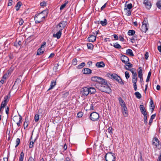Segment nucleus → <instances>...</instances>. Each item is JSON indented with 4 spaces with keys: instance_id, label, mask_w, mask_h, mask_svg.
Instances as JSON below:
<instances>
[{
    "instance_id": "45",
    "label": "nucleus",
    "mask_w": 161,
    "mask_h": 161,
    "mask_svg": "<svg viewBox=\"0 0 161 161\" xmlns=\"http://www.w3.org/2000/svg\"><path fill=\"white\" fill-rule=\"evenodd\" d=\"M77 61L76 58H74L73 59L72 61V64L74 65H76L77 64Z\"/></svg>"
},
{
    "instance_id": "64",
    "label": "nucleus",
    "mask_w": 161,
    "mask_h": 161,
    "mask_svg": "<svg viewBox=\"0 0 161 161\" xmlns=\"http://www.w3.org/2000/svg\"><path fill=\"white\" fill-rule=\"evenodd\" d=\"M157 161H161V152L160 153L159 156L158 157Z\"/></svg>"
},
{
    "instance_id": "36",
    "label": "nucleus",
    "mask_w": 161,
    "mask_h": 161,
    "mask_svg": "<svg viewBox=\"0 0 161 161\" xmlns=\"http://www.w3.org/2000/svg\"><path fill=\"white\" fill-rule=\"evenodd\" d=\"M156 5L158 8L161 9V0H159L157 2Z\"/></svg>"
},
{
    "instance_id": "57",
    "label": "nucleus",
    "mask_w": 161,
    "mask_h": 161,
    "mask_svg": "<svg viewBox=\"0 0 161 161\" xmlns=\"http://www.w3.org/2000/svg\"><path fill=\"white\" fill-rule=\"evenodd\" d=\"M24 128L25 129L28 126L27 123L25 121L24 124Z\"/></svg>"
},
{
    "instance_id": "43",
    "label": "nucleus",
    "mask_w": 161,
    "mask_h": 161,
    "mask_svg": "<svg viewBox=\"0 0 161 161\" xmlns=\"http://www.w3.org/2000/svg\"><path fill=\"white\" fill-rule=\"evenodd\" d=\"M39 115L36 114L35 115V117H34V119H35V121L36 122H37L38 121V120L39 119Z\"/></svg>"
},
{
    "instance_id": "26",
    "label": "nucleus",
    "mask_w": 161,
    "mask_h": 161,
    "mask_svg": "<svg viewBox=\"0 0 161 161\" xmlns=\"http://www.w3.org/2000/svg\"><path fill=\"white\" fill-rule=\"evenodd\" d=\"M150 107L151 108H150V109H152L151 112L152 113L154 109L155 106L153 104V102L152 100H151L150 102Z\"/></svg>"
},
{
    "instance_id": "3",
    "label": "nucleus",
    "mask_w": 161,
    "mask_h": 161,
    "mask_svg": "<svg viewBox=\"0 0 161 161\" xmlns=\"http://www.w3.org/2000/svg\"><path fill=\"white\" fill-rule=\"evenodd\" d=\"M47 11L44 10L41 13L36 14L34 19H45L47 17Z\"/></svg>"
},
{
    "instance_id": "21",
    "label": "nucleus",
    "mask_w": 161,
    "mask_h": 161,
    "mask_svg": "<svg viewBox=\"0 0 161 161\" xmlns=\"http://www.w3.org/2000/svg\"><path fill=\"white\" fill-rule=\"evenodd\" d=\"M137 73L139 77L142 76V67H140L138 68L137 70Z\"/></svg>"
},
{
    "instance_id": "39",
    "label": "nucleus",
    "mask_w": 161,
    "mask_h": 161,
    "mask_svg": "<svg viewBox=\"0 0 161 161\" xmlns=\"http://www.w3.org/2000/svg\"><path fill=\"white\" fill-rule=\"evenodd\" d=\"M85 64L84 62H82L80 64H79L77 67V68L78 69H81L85 65Z\"/></svg>"
},
{
    "instance_id": "44",
    "label": "nucleus",
    "mask_w": 161,
    "mask_h": 161,
    "mask_svg": "<svg viewBox=\"0 0 161 161\" xmlns=\"http://www.w3.org/2000/svg\"><path fill=\"white\" fill-rule=\"evenodd\" d=\"M20 142V140L19 138H17L16 141V145L15 147H17L19 144Z\"/></svg>"
},
{
    "instance_id": "23",
    "label": "nucleus",
    "mask_w": 161,
    "mask_h": 161,
    "mask_svg": "<svg viewBox=\"0 0 161 161\" xmlns=\"http://www.w3.org/2000/svg\"><path fill=\"white\" fill-rule=\"evenodd\" d=\"M56 85V81L53 80L51 82V83L50 86V88L48 90V91L52 89L53 88L54 86Z\"/></svg>"
},
{
    "instance_id": "22",
    "label": "nucleus",
    "mask_w": 161,
    "mask_h": 161,
    "mask_svg": "<svg viewBox=\"0 0 161 161\" xmlns=\"http://www.w3.org/2000/svg\"><path fill=\"white\" fill-rule=\"evenodd\" d=\"M126 54L128 55H129L131 57H133L134 56V55L132 50L130 49H128L126 50Z\"/></svg>"
},
{
    "instance_id": "17",
    "label": "nucleus",
    "mask_w": 161,
    "mask_h": 161,
    "mask_svg": "<svg viewBox=\"0 0 161 161\" xmlns=\"http://www.w3.org/2000/svg\"><path fill=\"white\" fill-rule=\"evenodd\" d=\"M96 66L97 68L104 67L105 64L102 61L97 62L96 64Z\"/></svg>"
},
{
    "instance_id": "24",
    "label": "nucleus",
    "mask_w": 161,
    "mask_h": 161,
    "mask_svg": "<svg viewBox=\"0 0 161 161\" xmlns=\"http://www.w3.org/2000/svg\"><path fill=\"white\" fill-rule=\"evenodd\" d=\"M125 69H126V70H130L132 73V75L136 74V70L135 69L132 68L131 69H129L128 68H127V67H126L125 66Z\"/></svg>"
},
{
    "instance_id": "46",
    "label": "nucleus",
    "mask_w": 161,
    "mask_h": 161,
    "mask_svg": "<svg viewBox=\"0 0 161 161\" xmlns=\"http://www.w3.org/2000/svg\"><path fill=\"white\" fill-rule=\"evenodd\" d=\"M126 64V66L128 67V68L129 69V68H131L133 67L132 64L130 63L129 61L127 62V64Z\"/></svg>"
},
{
    "instance_id": "28",
    "label": "nucleus",
    "mask_w": 161,
    "mask_h": 161,
    "mask_svg": "<svg viewBox=\"0 0 161 161\" xmlns=\"http://www.w3.org/2000/svg\"><path fill=\"white\" fill-rule=\"evenodd\" d=\"M24 157V154L23 152L22 151L20 154L19 161H23Z\"/></svg>"
},
{
    "instance_id": "51",
    "label": "nucleus",
    "mask_w": 161,
    "mask_h": 161,
    "mask_svg": "<svg viewBox=\"0 0 161 161\" xmlns=\"http://www.w3.org/2000/svg\"><path fill=\"white\" fill-rule=\"evenodd\" d=\"M9 108L8 107L6 108L5 112L8 115L9 114Z\"/></svg>"
},
{
    "instance_id": "32",
    "label": "nucleus",
    "mask_w": 161,
    "mask_h": 161,
    "mask_svg": "<svg viewBox=\"0 0 161 161\" xmlns=\"http://www.w3.org/2000/svg\"><path fill=\"white\" fill-rule=\"evenodd\" d=\"M135 31L134 30H129L128 32V34L129 36H132L135 34Z\"/></svg>"
},
{
    "instance_id": "13",
    "label": "nucleus",
    "mask_w": 161,
    "mask_h": 161,
    "mask_svg": "<svg viewBox=\"0 0 161 161\" xmlns=\"http://www.w3.org/2000/svg\"><path fill=\"white\" fill-rule=\"evenodd\" d=\"M143 3L147 9H149L151 8V4L148 0H144Z\"/></svg>"
},
{
    "instance_id": "25",
    "label": "nucleus",
    "mask_w": 161,
    "mask_h": 161,
    "mask_svg": "<svg viewBox=\"0 0 161 161\" xmlns=\"http://www.w3.org/2000/svg\"><path fill=\"white\" fill-rule=\"evenodd\" d=\"M119 103L121 105V107L124 106V105H126L125 102L122 99L121 97H119Z\"/></svg>"
},
{
    "instance_id": "61",
    "label": "nucleus",
    "mask_w": 161,
    "mask_h": 161,
    "mask_svg": "<svg viewBox=\"0 0 161 161\" xmlns=\"http://www.w3.org/2000/svg\"><path fill=\"white\" fill-rule=\"evenodd\" d=\"M28 161H34V159L31 156L29 158Z\"/></svg>"
},
{
    "instance_id": "63",
    "label": "nucleus",
    "mask_w": 161,
    "mask_h": 161,
    "mask_svg": "<svg viewBox=\"0 0 161 161\" xmlns=\"http://www.w3.org/2000/svg\"><path fill=\"white\" fill-rule=\"evenodd\" d=\"M155 116H156L155 114H153L151 116V118H150V119H151L153 120V119H154Z\"/></svg>"
},
{
    "instance_id": "18",
    "label": "nucleus",
    "mask_w": 161,
    "mask_h": 161,
    "mask_svg": "<svg viewBox=\"0 0 161 161\" xmlns=\"http://www.w3.org/2000/svg\"><path fill=\"white\" fill-rule=\"evenodd\" d=\"M142 114L143 115H144V123L145 124H147V113L146 111H145V112L144 111V112L142 113Z\"/></svg>"
},
{
    "instance_id": "35",
    "label": "nucleus",
    "mask_w": 161,
    "mask_h": 161,
    "mask_svg": "<svg viewBox=\"0 0 161 161\" xmlns=\"http://www.w3.org/2000/svg\"><path fill=\"white\" fill-rule=\"evenodd\" d=\"M140 109L141 111V112L142 113L143 112L146 111V109L144 107V106L143 105H141L140 106Z\"/></svg>"
},
{
    "instance_id": "19",
    "label": "nucleus",
    "mask_w": 161,
    "mask_h": 161,
    "mask_svg": "<svg viewBox=\"0 0 161 161\" xmlns=\"http://www.w3.org/2000/svg\"><path fill=\"white\" fill-rule=\"evenodd\" d=\"M153 144L156 147L159 146V141L157 138L155 137L153 138Z\"/></svg>"
},
{
    "instance_id": "14",
    "label": "nucleus",
    "mask_w": 161,
    "mask_h": 161,
    "mask_svg": "<svg viewBox=\"0 0 161 161\" xmlns=\"http://www.w3.org/2000/svg\"><path fill=\"white\" fill-rule=\"evenodd\" d=\"M58 32L55 34H54L53 36L54 37H56L58 39H59L61 37L62 34V31L60 30H57Z\"/></svg>"
},
{
    "instance_id": "62",
    "label": "nucleus",
    "mask_w": 161,
    "mask_h": 161,
    "mask_svg": "<svg viewBox=\"0 0 161 161\" xmlns=\"http://www.w3.org/2000/svg\"><path fill=\"white\" fill-rule=\"evenodd\" d=\"M119 40L122 42H123L124 40V38L122 36H120L119 37Z\"/></svg>"
},
{
    "instance_id": "10",
    "label": "nucleus",
    "mask_w": 161,
    "mask_h": 161,
    "mask_svg": "<svg viewBox=\"0 0 161 161\" xmlns=\"http://www.w3.org/2000/svg\"><path fill=\"white\" fill-rule=\"evenodd\" d=\"M104 79L103 78L97 76H94L91 78V80L94 82H96L100 85Z\"/></svg>"
},
{
    "instance_id": "49",
    "label": "nucleus",
    "mask_w": 161,
    "mask_h": 161,
    "mask_svg": "<svg viewBox=\"0 0 161 161\" xmlns=\"http://www.w3.org/2000/svg\"><path fill=\"white\" fill-rule=\"evenodd\" d=\"M34 142H30L29 144V147L30 148H32L33 147Z\"/></svg>"
},
{
    "instance_id": "5",
    "label": "nucleus",
    "mask_w": 161,
    "mask_h": 161,
    "mask_svg": "<svg viewBox=\"0 0 161 161\" xmlns=\"http://www.w3.org/2000/svg\"><path fill=\"white\" fill-rule=\"evenodd\" d=\"M106 161H115L116 157L115 154L112 153H108L105 156Z\"/></svg>"
},
{
    "instance_id": "41",
    "label": "nucleus",
    "mask_w": 161,
    "mask_h": 161,
    "mask_svg": "<svg viewBox=\"0 0 161 161\" xmlns=\"http://www.w3.org/2000/svg\"><path fill=\"white\" fill-rule=\"evenodd\" d=\"M87 48L88 49H92L93 47V45L92 43H89L87 44Z\"/></svg>"
},
{
    "instance_id": "12",
    "label": "nucleus",
    "mask_w": 161,
    "mask_h": 161,
    "mask_svg": "<svg viewBox=\"0 0 161 161\" xmlns=\"http://www.w3.org/2000/svg\"><path fill=\"white\" fill-rule=\"evenodd\" d=\"M122 61L125 64H126L127 62L129 61V58L125 55H122L120 57Z\"/></svg>"
},
{
    "instance_id": "34",
    "label": "nucleus",
    "mask_w": 161,
    "mask_h": 161,
    "mask_svg": "<svg viewBox=\"0 0 161 161\" xmlns=\"http://www.w3.org/2000/svg\"><path fill=\"white\" fill-rule=\"evenodd\" d=\"M113 46L116 48L119 49L121 48V46L118 43H115L114 44Z\"/></svg>"
},
{
    "instance_id": "40",
    "label": "nucleus",
    "mask_w": 161,
    "mask_h": 161,
    "mask_svg": "<svg viewBox=\"0 0 161 161\" xmlns=\"http://www.w3.org/2000/svg\"><path fill=\"white\" fill-rule=\"evenodd\" d=\"M110 76L111 78H113L115 80L119 76L115 74L110 75Z\"/></svg>"
},
{
    "instance_id": "42",
    "label": "nucleus",
    "mask_w": 161,
    "mask_h": 161,
    "mask_svg": "<svg viewBox=\"0 0 161 161\" xmlns=\"http://www.w3.org/2000/svg\"><path fill=\"white\" fill-rule=\"evenodd\" d=\"M47 3L45 1H43L40 3V5L41 7H44L46 6Z\"/></svg>"
},
{
    "instance_id": "30",
    "label": "nucleus",
    "mask_w": 161,
    "mask_h": 161,
    "mask_svg": "<svg viewBox=\"0 0 161 161\" xmlns=\"http://www.w3.org/2000/svg\"><path fill=\"white\" fill-rule=\"evenodd\" d=\"M42 48L40 47L37 50V55H40L43 53L44 50H42Z\"/></svg>"
},
{
    "instance_id": "11",
    "label": "nucleus",
    "mask_w": 161,
    "mask_h": 161,
    "mask_svg": "<svg viewBox=\"0 0 161 161\" xmlns=\"http://www.w3.org/2000/svg\"><path fill=\"white\" fill-rule=\"evenodd\" d=\"M96 36L95 33L94 32H92L91 35H90L88 38V40L89 42H93L96 41Z\"/></svg>"
},
{
    "instance_id": "55",
    "label": "nucleus",
    "mask_w": 161,
    "mask_h": 161,
    "mask_svg": "<svg viewBox=\"0 0 161 161\" xmlns=\"http://www.w3.org/2000/svg\"><path fill=\"white\" fill-rule=\"evenodd\" d=\"M13 1L12 0H9L8 1V6H11L12 5Z\"/></svg>"
},
{
    "instance_id": "37",
    "label": "nucleus",
    "mask_w": 161,
    "mask_h": 161,
    "mask_svg": "<svg viewBox=\"0 0 161 161\" xmlns=\"http://www.w3.org/2000/svg\"><path fill=\"white\" fill-rule=\"evenodd\" d=\"M10 97L7 95L4 97V100L3 102L8 103V102L9 101Z\"/></svg>"
},
{
    "instance_id": "52",
    "label": "nucleus",
    "mask_w": 161,
    "mask_h": 161,
    "mask_svg": "<svg viewBox=\"0 0 161 161\" xmlns=\"http://www.w3.org/2000/svg\"><path fill=\"white\" fill-rule=\"evenodd\" d=\"M133 87L134 88V90L136 91L137 90V86L136 85V83H133Z\"/></svg>"
},
{
    "instance_id": "1",
    "label": "nucleus",
    "mask_w": 161,
    "mask_h": 161,
    "mask_svg": "<svg viewBox=\"0 0 161 161\" xmlns=\"http://www.w3.org/2000/svg\"><path fill=\"white\" fill-rule=\"evenodd\" d=\"M98 88L101 92L109 94L111 92V89L107 83V81L104 80L99 85Z\"/></svg>"
},
{
    "instance_id": "38",
    "label": "nucleus",
    "mask_w": 161,
    "mask_h": 161,
    "mask_svg": "<svg viewBox=\"0 0 161 161\" xmlns=\"http://www.w3.org/2000/svg\"><path fill=\"white\" fill-rule=\"evenodd\" d=\"M7 103L3 101L1 104V107L0 108V109H2V108H4L7 104Z\"/></svg>"
},
{
    "instance_id": "27",
    "label": "nucleus",
    "mask_w": 161,
    "mask_h": 161,
    "mask_svg": "<svg viewBox=\"0 0 161 161\" xmlns=\"http://www.w3.org/2000/svg\"><path fill=\"white\" fill-rule=\"evenodd\" d=\"M116 80L121 85H124V82L123 81L122 79L119 76L118 78H117Z\"/></svg>"
},
{
    "instance_id": "59",
    "label": "nucleus",
    "mask_w": 161,
    "mask_h": 161,
    "mask_svg": "<svg viewBox=\"0 0 161 161\" xmlns=\"http://www.w3.org/2000/svg\"><path fill=\"white\" fill-rule=\"evenodd\" d=\"M138 78L132 79V81L133 83H136L137 81Z\"/></svg>"
},
{
    "instance_id": "8",
    "label": "nucleus",
    "mask_w": 161,
    "mask_h": 161,
    "mask_svg": "<svg viewBox=\"0 0 161 161\" xmlns=\"http://www.w3.org/2000/svg\"><path fill=\"white\" fill-rule=\"evenodd\" d=\"M149 24L147 21H143L141 27V30L143 32H146L148 30Z\"/></svg>"
},
{
    "instance_id": "48",
    "label": "nucleus",
    "mask_w": 161,
    "mask_h": 161,
    "mask_svg": "<svg viewBox=\"0 0 161 161\" xmlns=\"http://www.w3.org/2000/svg\"><path fill=\"white\" fill-rule=\"evenodd\" d=\"M125 75L126 78L128 79L130 77V75L129 72L128 71H125Z\"/></svg>"
},
{
    "instance_id": "15",
    "label": "nucleus",
    "mask_w": 161,
    "mask_h": 161,
    "mask_svg": "<svg viewBox=\"0 0 161 161\" xmlns=\"http://www.w3.org/2000/svg\"><path fill=\"white\" fill-rule=\"evenodd\" d=\"M84 74H90L92 73V70L88 68H85L82 71Z\"/></svg>"
},
{
    "instance_id": "53",
    "label": "nucleus",
    "mask_w": 161,
    "mask_h": 161,
    "mask_svg": "<svg viewBox=\"0 0 161 161\" xmlns=\"http://www.w3.org/2000/svg\"><path fill=\"white\" fill-rule=\"evenodd\" d=\"M82 116V112H79L77 114V116L79 117H81Z\"/></svg>"
},
{
    "instance_id": "47",
    "label": "nucleus",
    "mask_w": 161,
    "mask_h": 161,
    "mask_svg": "<svg viewBox=\"0 0 161 161\" xmlns=\"http://www.w3.org/2000/svg\"><path fill=\"white\" fill-rule=\"evenodd\" d=\"M113 129L112 127L111 126H110L108 127V129H107L108 130V132L109 134L111 135L113 134V132L112 131V130Z\"/></svg>"
},
{
    "instance_id": "56",
    "label": "nucleus",
    "mask_w": 161,
    "mask_h": 161,
    "mask_svg": "<svg viewBox=\"0 0 161 161\" xmlns=\"http://www.w3.org/2000/svg\"><path fill=\"white\" fill-rule=\"evenodd\" d=\"M46 43L45 42H43L42 43L41 47L43 48V47H45L46 45Z\"/></svg>"
},
{
    "instance_id": "4",
    "label": "nucleus",
    "mask_w": 161,
    "mask_h": 161,
    "mask_svg": "<svg viewBox=\"0 0 161 161\" xmlns=\"http://www.w3.org/2000/svg\"><path fill=\"white\" fill-rule=\"evenodd\" d=\"M126 3L124 8V12L125 14L128 16L130 15L131 14V11L130 9L132 8V5L131 3L128 4H126Z\"/></svg>"
},
{
    "instance_id": "7",
    "label": "nucleus",
    "mask_w": 161,
    "mask_h": 161,
    "mask_svg": "<svg viewBox=\"0 0 161 161\" xmlns=\"http://www.w3.org/2000/svg\"><path fill=\"white\" fill-rule=\"evenodd\" d=\"M22 119V116L19 114V116H14L13 119V120L17 124L18 127H19L20 125V123L21 122Z\"/></svg>"
},
{
    "instance_id": "20",
    "label": "nucleus",
    "mask_w": 161,
    "mask_h": 161,
    "mask_svg": "<svg viewBox=\"0 0 161 161\" xmlns=\"http://www.w3.org/2000/svg\"><path fill=\"white\" fill-rule=\"evenodd\" d=\"M96 24H101L103 26H105L107 24V21H95Z\"/></svg>"
},
{
    "instance_id": "6",
    "label": "nucleus",
    "mask_w": 161,
    "mask_h": 161,
    "mask_svg": "<svg viewBox=\"0 0 161 161\" xmlns=\"http://www.w3.org/2000/svg\"><path fill=\"white\" fill-rule=\"evenodd\" d=\"M99 118V114L96 112H93L91 113L90 115V118L93 121H97Z\"/></svg>"
},
{
    "instance_id": "54",
    "label": "nucleus",
    "mask_w": 161,
    "mask_h": 161,
    "mask_svg": "<svg viewBox=\"0 0 161 161\" xmlns=\"http://www.w3.org/2000/svg\"><path fill=\"white\" fill-rule=\"evenodd\" d=\"M5 80H5V79L4 78V77H2L0 81V83H1L2 84H3Z\"/></svg>"
},
{
    "instance_id": "50",
    "label": "nucleus",
    "mask_w": 161,
    "mask_h": 161,
    "mask_svg": "<svg viewBox=\"0 0 161 161\" xmlns=\"http://www.w3.org/2000/svg\"><path fill=\"white\" fill-rule=\"evenodd\" d=\"M20 82V80L19 79H17L15 81L14 86H15V85L17 84L18 83H19Z\"/></svg>"
},
{
    "instance_id": "31",
    "label": "nucleus",
    "mask_w": 161,
    "mask_h": 161,
    "mask_svg": "<svg viewBox=\"0 0 161 161\" xmlns=\"http://www.w3.org/2000/svg\"><path fill=\"white\" fill-rule=\"evenodd\" d=\"M68 3V1L67 0H65V3L61 5L60 6V10H62L66 5Z\"/></svg>"
},
{
    "instance_id": "29",
    "label": "nucleus",
    "mask_w": 161,
    "mask_h": 161,
    "mask_svg": "<svg viewBox=\"0 0 161 161\" xmlns=\"http://www.w3.org/2000/svg\"><path fill=\"white\" fill-rule=\"evenodd\" d=\"M21 5L22 3L21 2H18L15 6L16 9L17 11H18L19 9V8L21 6Z\"/></svg>"
},
{
    "instance_id": "33",
    "label": "nucleus",
    "mask_w": 161,
    "mask_h": 161,
    "mask_svg": "<svg viewBox=\"0 0 161 161\" xmlns=\"http://www.w3.org/2000/svg\"><path fill=\"white\" fill-rule=\"evenodd\" d=\"M135 95L137 98L140 99L142 97V95L139 92H135Z\"/></svg>"
},
{
    "instance_id": "2",
    "label": "nucleus",
    "mask_w": 161,
    "mask_h": 161,
    "mask_svg": "<svg viewBox=\"0 0 161 161\" xmlns=\"http://www.w3.org/2000/svg\"><path fill=\"white\" fill-rule=\"evenodd\" d=\"M96 92V89L94 87H85L81 89V93L83 96L86 97L89 94H94Z\"/></svg>"
},
{
    "instance_id": "58",
    "label": "nucleus",
    "mask_w": 161,
    "mask_h": 161,
    "mask_svg": "<svg viewBox=\"0 0 161 161\" xmlns=\"http://www.w3.org/2000/svg\"><path fill=\"white\" fill-rule=\"evenodd\" d=\"M148 53L147 52H146L145 54V57L146 59H147L148 58Z\"/></svg>"
},
{
    "instance_id": "60",
    "label": "nucleus",
    "mask_w": 161,
    "mask_h": 161,
    "mask_svg": "<svg viewBox=\"0 0 161 161\" xmlns=\"http://www.w3.org/2000/svg\"><path fill=\"white\" fill-rule=\"evenodd\" d=\"M138 78L137 75V73L132 75V79Z\"/></svg>"
},
{
    "instance_id": "9",
    "label": "nucleus",
    "mask_w": 161,
    "mask_h": 161,
    "mask_svg": "<svg viewBox=\"0 0 161 161\" xmlns=\"http://www.w3.org/2000/svg\"><path fill=\"white\" fill-rule=\"evenodd\" d=\"M67 25L66 21H63L58 24L56 26V28L57 30H60V31L64 29Z\"/></svg>"
},
{
    "instance_id": "16",
    "label": "nucleus",
    "mask_w": 161,
    "mask_h": 161,
    "mask_svg": "<svg viewBox=\"0 0 161 161\" xmlns=\"http://www.w3.org/2000/svg\"><path fill=\"white\" fill-rule=\"evenodd\" d=\"M123 111L122 112L123 115L125 117H126L127 115V109L126 105H124V106L122 107Z\"/></svg>"
}]
</instances>
